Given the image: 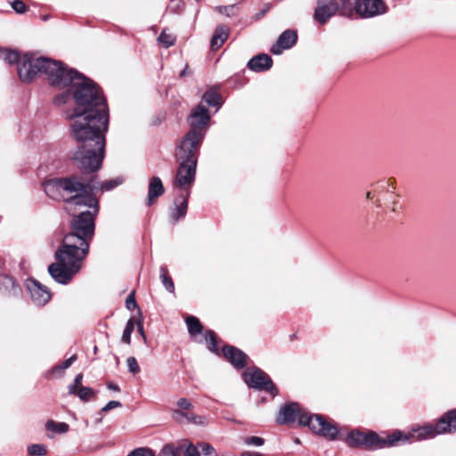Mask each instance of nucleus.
I'll list each match as a JSON object with an SVG mask.
<instances>
[{
    "mask_svg": "<svg viewBox=\"0 0 456 456\" xmlns=\"http://www.w3.org/2000/svg\"><path fill=\"white\" fill-rule=\"evenodd\" d=\"M57 88L68 90L54 97V103L74 102L65 112L70 133L77 142L72 159L83 174L98 171L104 159L105 134L109 126V109L102 89L90 78L67 67Z\"/></svg>",
    "mask_w": 456,
    "mask_h": 456,
    "instance_id": "f257e3e1",
    "label": "nucleus"
},
{
    "mask_svg": "<svg viewBox=\"0 0 456 456\" xmlns=\"http://www.w3.org/2000/svg\"><path fill=\"white\" fill-rule=\"evenodd\" d=\"M98 189L94 180L86 181L77 175L53 178L44 183V190L51 199L93 209L74 216L70 232L64 236L62 245L55 252L56 263L48 267L50 275L58 283H69L80 272L88 255L94 234V219L99 213Z\"/></svg>",
    "mask_w": 456,
    "mask_h": 456,
    "instance_id": "f03ea898",
    "label": "nucleus"
},
{
    "mask_svg": "<svg viewBox=\"0 0 456 456\" xmlns=\"http://www.w3.org/2000/svg\"><path fill=\"white\" fill-rule=\"evenodd\" d=\"M68 66L50 58L24 54L19 61L18 74L21 81L29 83L40 75H45L52 86L60 85Z\"/></svg>",
    "mask_w": 456,
    "mask_h": 456,
    "instance_id": "7ed1b4c3",
    "label": "nucleus"
},
{
    "mask_svg": "<svg viewBox=\"0 0 456 456\" xmlns=\"http://www.w3.org/2000/svg\"><path fill=\"white\" fill-rule=\"evenodd\" d=\"M276 421L281 425L297 421L299 425L307 426L314 433L330 440L335 439L338 434V428L335 425L328 422L322 415L310 414L297 403H290L281 407Z\"/></svg>",
    "mask_w": 456,
    "mask_h": 456,
    "instance_id": "20e7f679",
    "label": "nucleus"
},
{
    "mask_svg": "<svg viewBox=\"0 0 456 456\" xmlns=\"http://www.w3.org/2000/svg\"><path fill=\"white\" fill-rule=\"evenodd\" d=\"M336 13L348 18L353 17V0H340L339 4L336 0H319L314 12V19L321 23H325Z\"/></svg>",
    "mask_w": 456,
    "mask_h": 456,
    "instance_id": "39448f33",
    "label": "nucleus"
},
{
    "mask_svg": "<svg viewBox=\"0 0 456 456\" xmlns=\"http://www.w3.org/2000/svg\"><path fill=\"white\" fill-rule=\"evenodd\" d=\"M205 136L203 133L188 131L177 145L175 157L177 160L197 162L198 154Z\"/></svg>",
    "mask_w": 456,
    "mask_h": 456,
    "instance_id": "423d86ee",
    "label": "nucleus"
},
{
    "mask_svg": "<svg viewBox=\"0 0 456 456\" xmlns=\"http://www.w3.org/2000/svg\"><path fill=\"white\" fill-rule=\"evenodd\" d=\"M243 379L249 387L268 392L273 397L278 394L277 387L269 376L258 368L248 369L243 373Z\"/></svg>",
    "mask_w": 456,
    "mask_h": 456,
    "instance_id": "0eeeda50",
    "label": "nucleus"
},
{
    "mask_svg": "<svg viewBox=\"0 0 456 456\" xmlns=\"http://www.w3.org/2000/svg\"><path fill=\"white\" fill-rule=\"evenodd\" d=\"M346 443L350 446H365L366 448H382L385 442L375 432H361L354 430L346 436Z\"/></svg>",
    "mask_w": 456,
    "mask_h": 456,
    "instance_id": "6e6552de",
    "label": "nucleus"
},
{
    "mask_svg": "<svg viewBox=\"0 0 456 456\" xmlns=\"http://www.w3.org/2000/svg\"><path fill=\"white\" fill-rule=\"evenodd\" d=\"M354 14L357 13L362 18H370L383 14L387 6L382 0H353Z\"/></svg>",
    "mask_w": 456,
    "mask_h": 456,
    "instance_id": "1a4fd4ad",
    "label": "nucleus"
},
{
    "mask_svg": "<svg viewBox=\"0 0 456 456\" xmlns=\"http://www.w3.org/2000/svg\"><path fill=\"white\" fill-rule=\"evenodd\" d=\"M210 118L208 110L202 104H199L191 110V112L188 117L187 120L191 127L189 131L203 133L205 136Z\"/></svg>",
    "mask_w": 456,
    "mask_h": 456,
    "instance_id": "9d476101",
    "label": "nucleus"
},
{
    "mask_svg": "<svg viewBox=\"0 0 456 456\" xmlns=\"http://www.w3.org/2000/svg\"><path fill=\"white\" fill-rule=\"evenodd\" d=\"M178 161L180 164L176 172L175 185L180 189L186 190L194 183L197 162Z\"/></svg>",
    "mask_w": 456,
    "mask_h": 456,
    "instance_id": "9b49d317",
    "label": "nucleus"
},
{
    "mask_svg": "<svg viewBox=\"0 0 456 456\" xmlns=\"http://www.w3.org/2000/svg\"><path fill=\"white\" fill-rule=\"evenodd\" d=\"M176 405L178 409L174 410V416L176 419H185L188 422L199 425H205L207 419L202 416L195 415L193 412L186 411L192 408V403L187 398H180Z\"/></svg>",
    "mask_w": 456,
    "mask_h": 456,
    "instance_id": "f8f14e48",
    "label": "nucleus"
},
{
    "mask_svg": "<svg viewBox=\"0 0 456 456\" xmlns=\"http://www.w3.org/2000/svg\"><path fill=\"white\" fill-rule=\"evenodd\" d=\"M33 302L37 305H45L51 298L49 290L36 280H30L27 283Z\"/></svg>",
    "mask_w": 456,
    "mask_h": 456,
    "instance_id": "ddd939ff",
    "label": "nucleus"
},
{
    "mask_svg": "<svg viewBox=\"0 0 456 456\" xmlns=\"http://www.w3.org/2000/svg\"><path fill=\"white\" fill-rule=\"evenodd\" d=\"M437 435L456 432V410L444 413L435 425Z\"/></svg>",
    "mask_w": 456,
    "mask_h": 456,
    "instance_id": "4468645a",
    "label": "nucleus"
},
{
    "mask_svg": "<svg viewBox=\"0 0 456 456\" xmlns=\"http://www.w3.org/2000/svg\"><path fill=\"white\" fill-rule=\"evenodd\" d=\"M297 36L293 30H286L280 35L275 45L271 47L273 54H281L283 50L291 48L297 42Z\"/></svg>",
    "mask_w": 456,
    "mask_h": 456,
    "instance_id": "2eb2a0df",
    "label": "nucleus"
},
{
    "mask_svg": "<svg viewBox=\"0 0 456 456\" xmlns=\"http://www.w3.org/2000/svg\"><path fill=\"white\" fill-rule=\"evenodd\" d=\"M223 354L236 369H243L247 365L248 355L237 347L224 346Z\"/></svg>",
    "mask_w": 456,
    "mask_h": 456,
    "instance_id": "dca6fc26",
    "label": "nucleus"
},
{
    "mask_svg": "<svg viewBox=\"0 0 456 456\" xmlns=\"http://www.w3.org/2000/svg\"><path fill=\"white\" fill-rule=\"evenodd\" d=\"M273 65L272 58L265 53H261L251 58L248 62V68L255 72L268 70Z\"/></svg>",
    "mask_w": 456,
    "mask_h": 456,
    "instance_id": "f3484780",
    "label": "nucleus"
},
{
    "mask_svg": "<svg viewBox=\"0 0 456 456\" xmlns=\"http://www.w3.org/2000/svg\"><path fill=\"white\" fill-rule=\"evenodd\" d=\"M164 191L165 189L161 179L158 176L152 177L149 182L147 205L151 206Z\"/></svg>",
    "mask_w": 456,
    "mask_h": 456,
    "instance_id": "a211bd4d",
    "label": "nucleus"
},
{
    "mask_svg": "<svg viewBox=\"0 0 456 456\" xmlns=\"http://www.w3.org/2000/svg\"><path fill=\"white\" fill-rule=\"evenodd\" d=\"M187 197L188 195H182L175 200V208L170 212V218L173 223H176L185 216L188 207Z\"/></svg>",
    "mask_w": 456,
    "mask_h": 456,
    "instance_id": "6ab92c4d",
    "label": "nucleus"
},
{
    "mask_svg": "<svg viewBox=\"0 0 456 456\" xmlns=\"http://www.w3.org/2000/svg\"><path fill=\"white\" fill-rule=\"evenodd\" d=\"M437 436L436 427L433 425H425L412 429V433L410 434L411 439L415 441L434 438Z\"/></svg>",
    "mask_w": 456,
    "mask_h": 456,
    "instance_id": "aec40b11",
    "label": "nucleus"
},
{
    "mask_svg": "<svg viewBox=\"0 0 456 456\" xmlns=\"http://www.w3.org/2000/svg\"><path fill=\"white\" fill-rule=\"evenodd\" d=\"M229 32L230 29L226 26H217L211 39V49L214 51L218 50L227 40Z\"/></svg>",
    "mask_w": 456,
    "mask_h": 456,
    "instance_id": "412c9836",
    "label": "nucleus"
},
{
    "mask_svg": "<svg viewBox=\"0 0 456 456\" xmlns=\"http://www.w3.org/2000/svg\"><path fill=\"white\" fill-rule=\"evenodd\" d=\"M0 287L7 291H12L13 294H16L20 290L14 279L5 274L0 275Z\"/></svg>",
    "mask_w": 456,
    "mask_h": 456,
    "instance_id": "4be33fe9",
    "label": "nucleus"
},
{
    "mask_svg": "<svg viewBox=\"0 0 456 456\" xmlns=\"http://www.w3.org/2000/svg\"><path fill=\"white\" fill-rule=\"evenodd\" d=\"M45 428L57 434H65L69 430V426L65 422H56L53 419L45 423Z\"/></svg>",
    "mask_w": 456,
    "mask_h": 456,
    "instance_id": "5701e85b",
    "label": "nucleus"
},
{
    "mask_svg": "<svg viewBox=\"0 0 456 456\" xmlns=\"http://www.w3.org/2000/svg\"><path fill=\"white\" fill-rule=\"evenodd\" d=\"M161 282L165 289L170 292H175V284L173 282L172 278L167 273V267L166 265H162L160 267V276H159Z\"/></svg>",
    "mask_w": 456,
    "mask_h": 456,
    "instance_id": "b1692460",
    "label": "nucleus"
},
{
    "mask_svg": "<svg viewBox=\"0 0 456 456\" xmlns=\"http://www.w3.org/2000/svg\"><path fill=\"white\" fill-rule=\"evenodd\" d=\"M185 321L189 333L191 336H196L202 332V325L200 324L198 318L194 316H188Z\"/></svg>",
    "mask_w": 456,
    "mask_h": 456,
    "instance_id": "393cba45",
    "label": "nucleus"
},
{
    "mask_svg": "<svg viewBox=\"0 0 456 456\" xmlns=\"http://www.w3.org/2000/svg\"><path fill=\"white\" fill-rule=\"evenodd\" d=\"M202 99L209 106L216 107L217 109L221 107V96L216 92H206Z\"/></svg>",
    "mask_w": 456,
    "mask_h": 456,
    "instance_id": "a878e982",
    "label": "nucleus"
},
{
    "mask_svg": "<svg viewBox=\"0 0 456 456\" xmlns=\"http://www.w3.org/2000/svg\"><path fill=\"white\" fill-rule=\"evenodd\" d=\"M216 11L223 15L227 17H233L237 15L240 11L239 4H230V5H219L216 7Z\"/></svg>",
    "mask_w": 456,
    "mask_h": 456,
    "instance_id": "bb28decb",
    "label": "nucleus"
},
{
    "mask_svg": "<svg viewBox=\"0 0 456 456\" xmlns=\"http://www.w3.org/2000/svg\"><path fill=\"white\" fill-rule=\"evenodd\" d=\"M411 439V437L410 436V434L403 435L402 432L396 431L388 436L387 441L383 440L385 442V444H383V447L387 444L394 445L395 443H397L399 441L406 442V441H410Z\"/></svg>",
    "mask_w": 456,
    "mask_h": 456,
    "instance_id": "cd10ccee",
    "label": "nucleus"
},
{
    "mask_svg": "<svg viewBox=\"0 0 456 456\" xmlns=\"http://www.w3.org/2000/svg\"><path fill=\"white\" fill-rule=\"evenodd\" d=\"M91 180H94V183L99 186V189L96 191V194L99 191H110V190L114 189L116 186H118V184L121 183V182L119 180H117V179L110 180V181L104 182L102 183H101L99 181H97L96 177H93Z\"/></svg>",
    "mask_w": 456,
    "mask_h": 456,
    "instance_id": "c85d7f7f",
    "label": "nucleus"
},
{
    "mask_svg": "<svg viewBox=\"0 0 456 456\" xmlns=\"http://www.w3.org/2000/svg\"><path fill=\"white\" fill-rule=\"evenodd\" d=\"M205 339L208 349L211 352L218 354L217 340L215 332L212 330H208L205 334Z\"/></svg>",
    "mask_w": 456,
    "mask_h": 456,
    "instance_id": "c756f323",
    "label": "nucleus"
},
{
    "mask_svg": "<svg viewBox=\"0 0 456 456\" xmlns=\"http://www.w3.org/2000/svg\"><path fill=\"white\" fill-rule=\"evenodd\" d=\"M158 41L164 47L168 48L175 44V37L173 35L167 33L166 29H164L158 37Z\"/></svg>",
    "mask_w": 456,
    "mask_h": 456,
    "instance_id": "7c9ffc66",
    "label": "nucleus"
},
{
    "mask_svg": "<svg viewBox=\"0 0 456 456\" xmlns=\"http://www.w3.org/2000/svg\"><path fill=\"white\" fill-rule=\"evenodd\" d=\"M28 452L31 456H45L47 453V449L42 444H35L28 446Z\"/></svg>",
    "mask_w": 456,
    "mask_h": 456,
    "instance_id": "2f4dec72",
    "label": "nucleus"
},
{
    "mask_svg": "<svg viewBox=\"0 0 456 456\" xmlns=\"http://www.w3.org/2000/svg\"><path fill=\"white\" fill-rule=\"evenodd\" d=\"M134 322L130 319L127 321L123 335H122V341L126 344H130L131 342V335L134 330Z\"/></svg>",
    "mask_w": 456,
    "mask_h": 456,
    "instance_id": "473e14b6",
    "label": "nucleus"
},
{
    "mask_svg": "<svg viewBox=\"0 0 456 456\" xmlns=\"http://www.w3.org/2000/svg\"><path fill=\"white\" fill-rule=\"evenodd\" d=\"M94 395L95 392L91 387H83L74 395H77L84 402H88Z\"/></svg>",
    "mask_w": 456,
    "mask_h": 456,
    "instance_id": "72a5a7b5",
    "label": "nucleus"
},
{
    "mask_svg": "<svg viewBox=\"0 0 456 456\" xmlns=\"http://www.w3.org/2000/svg\"><path fill=\"white\" fill-rule=\"evenodd\" d=\"M82 381H83V374L82 373H79L77 374L75 379H74V381L72 384H70L69 387H68V389H69V395H75L77 394V392L81 388L83 387L84 386L82 385Z\"/></svg>",
    "mask_w": 456,
    "mask_h": 456,
    "instance_id": "f704fd0d",
    "label": "nucleus"
},
{
    "mask_svg": "<svg viewBox=\"0 0 456 456\" xmlns=\"http://www.w3.org/2000/svg\"><path fill=\"white\" fill-rule=\"evenodd\" d=\"M20 58L21 57L19 56L18 53L14 52V51H6L3 54V59L5 62H7L9 64L16 63L17 68L19 67V61H20Z\"/></svg>",
    "mask_w": 456,
    "mask_h": 456,
    "instance_id": "c9c22d12",
    "label": "nucleus"
},
{
    "mask_svg": "<svg viewBox=\"0 0 456 456\" xmlns=\"http://www.w3.org/2000/svg\"><path fill=\"white\" fill-rule=\"evenodd\" d=\"M128 371L133 374H137L140 372V367L138 362L134 357H128L126 360Z\"/></svg>",
    "mask_w": 456,
    "mask_h": 456,
    "instance_id": "e433bc0d",
    "label": "nucleus"
},
{
    "mask_svg": "<svg viewBox=\"0 0 456 456\" xmlns=\"http://www.w3.org/2000/svg\"><path fill=\"white\" fill-rule=\"evenodd\" d=\"M157 456H179L177 450L170 444L165 445Z\"/></svg>",
    "mask_w": 456,
    "mask_h": 456,
    "instance_id": "4c0bfd02",
    "label": "nucleus"
},
{
    "mask_svg": "<svg viewBox=\"0 0 456 456\" xmlns=\"http://www.w3.org/2000/svg\"><path fill=\"white\" fill-rule=\"evenodd\" d=\"M199 448L205 456H217L214 447L209 444H200Z\"/></svg>",
    "mask_w": 456,
    "mask_h": 456,
    "instance_id": "58836bf2",
    "label": "nucleus"
},
{
    "mask_svg": "<svg viewBox=\"0 0 456 456\" xmlns=\"http://www.w3.org/2000/svg\"><path fill=\"white\" fill-rule=\"evenodd\" d=\"M128 456H155V453L148 448H137L130 452Z\"/></svg>",
    "mask_w": 456,
    "mask_h": 456,
    "instance_id": "ea45409f",
    "label": "nucleus"
},
{
    "mask_svg": "<svg viewBox=\"0 0 456 456\" xmlns=\"http://www.w3.org/2000/svg\"><path fill=\"white\" fill-rule=\"evenodd\" d=\"M76 359H77L76 355L70 356L69 359L64 361L62 363L57 365L54 368V370L61 371V370H64L68 369L75 362Z\"/></svg>",
    "mask_w": 456,
    "mask_h": 456,
    "instance_id": "a19ab883",
    "label": "nucleus"
},
{
    "mask_svg": "<svg viewBox=\"0 0 456 456\" xmlns=\"http://www.w3.org/2000/svg\"><path fill=\"white\" fill-rule=\"evenodd\" d=\"M11 5L13 8V10L18 13H23L26 11V5L22 1L14 0L11 3Z\"/></svg>",
    "mask_w": 456,
    "mask_h": 456,
    "instance_id": "79ce46f5",
    "label": "nucleus"
},
{
    "mask_svg": "<svg viewBox=\"0 0 456 456\" xmlns=\"http://www.w3.org/2000/svg\"><path fill=\"white\" fill-rule=\"evenodd\" d=\"M126 306L128 310H134L137 306L134 291L126 297Z\"/></svg>",
    "mask_w": 456,
    "mask_h": 456,
    "instance_id": "37998d69",
    "label": "nucleus"
},
{
    "mask_svg": "<svg viewBox=\"0 0 456 456\" xmlns=\"http://www.w3.org/2000/svg\"><path fill=\"white\" fill-rule=\"evenodd\" d=\"M246 443L249 445L261 446L264 444V439L258 436H251L247 438Z\"/></svg>",
    "mask_w": 456,
    "mask_h": 456,
    "instance_id": "c03bdc74",
    "label": "nucleus"
},
{
    "mask_svg": "<svg viewBox=\"0 0 456 456\" xmlns=\"http://www.w3.org/2000/svg\"><path fill=\"white\" fill-rule=\"evenodd\" d=\"M271 9V4H265L264 8L261 9L258 12H256L254 16V20H259L260 19H262L265 14L266 12Z\"/></svg>",
    "mask_w": 456,
    "mask_h": 456,
    "instance_id": "a18cd8bd",
    "label": "nucleus"
},
{
    "mask_svg": "<svg viewBox=\"0 0 456 456\" xmlns=\"http://www.w3.org/2000/svg\"><path fill=\"white\" fill-rule=\"evenodd\" d=\"M121 406V403L118 401H110L104 407L102 408V411L105 412L110 410Z\"/></svg>",
    "mask_w": 456,
    "mask_h": 456,
    "instance_id": "49530a36",
    "label": "nucleus"
},
{
    "mask_svg": "<svg viewBox=\"0 0 456 456\" xmlns=\"http://www.w3.org/2000/svg\"><path fill=\"white\" fill-rule=\"evenodd\" d=\"M183 456H200L197 447L190 445L184 452Z\"/></svg>",
    "mask_w": 456,
    "mask_h": 456,
    "instance_id": "de8ad7c7",
    "label": "nucleus"
},
{
    "mask_svg": "<svg viewBox=\"0 0 456 456\" xmlns=\"http://www.w3.org/2000/svg\"><path fill=\"white\" fill-rule=\"evenodd\" d=\"M137 327H138L139 333L142 337L143 340L146 341V335H145V332H144V330H143L142 323L141 322H137Z\"/></svg>",
    "mask_w": 456,
    "mask_h": 456,
    "instance_id": "09e8293b",
    "label": "nucleus"
},
{
    "mask_svg": "<svg viewBox=\"0 0 456 456\" xmlns=\"http://www.w3.org/2000/svg\"><path fill=\"white\" fill-rule=\"evenodd\" d=\"M107 387H108L109 389L116 391V392H119L120 391V388H119V387L117 384L109 383Z\"/></svg>",
    "mask_w": 456,
    "mask_h": 456,
    "instance_id": "8fccbe9b",
    "label": "nucleus"
},
{
    "mask_svg": "<svg viewBox=\"0 0 456 456\" xmlns=\"http://www.w3.org/2000/svg\"><path fill=\"white\" fill-rule=\"evenodd\" d=\"M241 456H265V455L257 453V452H245L241 454Z\"/></svg>",
    "mask_w": 456,
    "mask_h": 456,
    "instance_id": "3c124183",
    "label": "nucleus"
},
{
    "mask_svg": "<svg viewBox=\"0 0 456 456\" xmlns=\"http://www.w3.org/2000/svg\"><path fill=\"white\" fill-rule=\"evenodd\" d=\"M186 74V69H184L181 73L180 77H183Z\"/></svg>",
    "mask_w": 456,
    "mask_h": 456,
    "instance_id": "603ef678",
    "label": "nucleus"
},
{
    "mask_svg": "<svg viewBox=\"0 0 456 456\" xmlns=\"http://www.w3.org/2000/svg\"><path fill=\"white\" fill-rule=\"evenodd\" d=\"M367 198H370V192H367Z\"/></svg>",
    "mask_w": 456,
    "mask_h": 456,
    "instance_id": "864d4df0",
    "label": "nucleus"
},
{
    "mask_svg": "<svg viewBox=\"0 0 456 456\" xmlns=\"http://www.w3.org/2000/svg\"><path fill=\"white\" fill-rule=\"evenodd\" d=\"M85 424H86V427L88 426L87 420L85 421Z\"/></svg>",
    "mask_w": 456,
    "mask_h": 456,
    "instance_id": "5fc2aeb1",
    "label": "nucleus"
}]
</instances>
